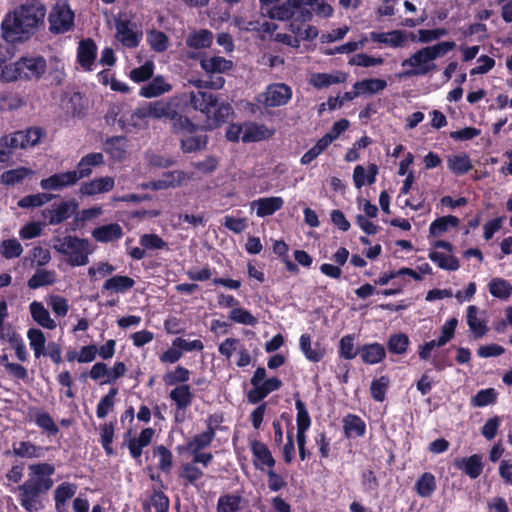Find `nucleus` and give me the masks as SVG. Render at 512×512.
<instances>
[{
  "mask_svg": "<svg viewBox=\"0 0 512 512\" xmlns=\"http://www.w3.org/2000/svg\"><path fill=\"white\" fill-rule=\"evenodd\" d=\"M32 319L41 327L49 330L56 328V322L51 318L49 311L42 302L33 301L29 305Z\"/></svg>",
  "mask_w": 512,
  "mask_h": 512,
  "instance_id": "25",
  "label": "nucleus"
},
{
  "mask_svg": "<svg viewBox=\"0 0 512 512\" xmlns=\"http://www.w3.org/2000/svg\"><path fill=\"white\" fill-rule=\"evenodd\" d=\"M148 43L152 50L161 53L168 49L169 39L164 32L153 29L148 33Z\"/></svg>",
  "mask_w": 512,
  "mask_h": 512,
  "instance_id": "53",
  "label": "nucleus"
},
{
  "mask_svg": "<svg viewBox=\"0 0 512 512\" xmlns=\"http://www.w3.org/2000/svg\"><path fill=\"white\" fill-rule=\"evenodd\" d=\"M358 352L362 361L369 365L378 364L386 357L385 347L378 342L364 344L358 349Z\"/></svg>",
  "mask_w": 512,
  "mask_h": 512,
  "instance_id": "23",
  "label": "nucleus"
},
{
  "mask_svg": "<svg viewBox=\"0 0 512 512\" xmlns=\"http://www.w3.org/2000/svg\"><path fill=\"white\" fill-rule=\"evenodd\" d=\"M457 325L458 319L456 317L448 319L443 324L441 327V335L435 339L439 346L443 347L454 337Z\"/></svg>",
  "mask_w": 512,
  "mask_h": 512,
  "instance_id": "63",
  "label": "nucleus"
},
{
  "mask_svg": "<svg viewBox=\"0 0 512 512\" xmlns=\"http://www.w3.org/2000/svg\"><path fill=\"white\" fill-rule=\"evenodd\" d=\"M59 241L60 244L55 246V249L60 254L68 257L67 263L70 266H84L89 262L88 256L91 251L88 239L67 235Z\"/></svg>",
  "mask_w": 512,
  "mask_h": 512,
  "instance_id": "4",
  "label": "nucleus"
},
{
  "mask_svg": "<svg viewBox=\"0 0 512 512\" xmlns=\"http://www.w3.org/2000/svg\"><path fill=\"white\" fill-rule=\"evenodd\" d=\"M135 285L133 278L125 275H115L108 278L102 285V291L124 294Z\"/></svg>",
  "mask_w": 512,
  "mask_h": 512,
  "instance_id": "26",
  "label": "nucleus"
},
{
  "mask_svg": "<svg viewBox=\"0 0 512 512\" xmlns=\"http://www.w3.org/2000/svg\"><path fill=\"white\" fill-rule=\"evenodd\" d=\"M291 98L290 86L284 83H273L266 89L264 103L268 107H279L287 104Z\"/></svg>",
  "mask_w": 512,
  "mask_h": 512,
  "instance_id": "9",
  "label": "nucleus"
},
{
  "mask_svg": "<svg viewBox=\"0 0 512 512\" xmlns=\"http://www.w3.org/2000/svg\"><path fill=\"white\" fill-rule=\"evenodd\" d=\"M127 142L126 136L109 137L104 142V150L113 160L121 161L126 155Z\"/></svg>",
  "mask_w": 512,
  "mask_h": 512,
  "instance_id": "29",
  "label": "nucleus"
},
{
  "mask_svg": "<svg viewBox=\"0 0 512 512\" xmlns=\"http://www.w3.org/2000/svg\"><path fill=\"white\" fill-rule=\"evenodd\" d=\"M47 21L51 34H65L75 26V13L66 0H57L50 8Z\"/></svg>",
  "mask_w": 512,
  "mask_h": 512,
  "instance_id": "5",
  "label": "nucleus"
},
{
  "mask_svg": "<svg viewBox=\"0 0 512 512\" xmlns=\"http://www.w3.org/2000/svg\"><path fill=\"white\" fill-rule=\"evenodd\" d=\"M153 456L158 457V469L169 474L173 468V454L170 449L164 445H157L153 448Z\"/></svg>",
  "mask_w": 512,
  "mask_h": 512,
  "instance_id": "40",
  "label": "nucleus"
},
{
  "mask_svg": "<svg viewBox=\"0 0 512 512\" xmlns=\"http://www.w3.org/2000/svg\"><path fill=\"white\" fill-rule=\"evenodd\" d=\"M21 79L32 80L40 79L46 71V60L42 56L22 57L18 60Z\"/></svg>",
  "mask_w": 512,
  "mask_h": 512,
  "instance_id": "8",
  "label": "nucleus"
},
{
  "mask_svg": "<svg viewBox=\"0 0 512 512\" xmlns=\"http://www.w3.org/2000/svg\"><path fill=\"white\" fill-rule=\"evenodd\" d=\"M401 66L403 71L399 74L400 78L425 76L437 68L424 47L404 59Z\"/></svg>",
  "mask_w": 512,
  "mask_h": 512,
  "instance_id": "6",
  "label": "nucleus"
},
{
  "mask_svg": "<svg viewBox=\"0 0 512 512\" xmlns=\"http://www.w3.org/2000/svg\"><path fill=\"white\" fill-rule=\"evenodd\" d=\"M45 4L20 3L5 14L1 22L2 38L8 43H24L30 40L45 24Z\"/></svg>",
  "mask_w": 512,
  "mask_h": 512,
  "instance_id": "2",
  "label": "nucleus"
},
{
  "mask_svg": "<svg viewBox=\"0 0 512 512\" xmlns=\"http://www.w3.org/2000/svg\"><path fill=\"white\" fill-rule=\"evenodd\" d=\"M77 491V486L73 483L63 482L59 484L54 490V501L58 505L66 504V502L72 498Z\"/></svg>",
  "mask_w": 512,
  "mask_h": 512,
  "instance_id": "58",
  "label": "nucleus"
},
{
  "mask_svg": "<svg viewBox=\"0 0 512 512\" xmlns=\"http://www.w3.org/2000/svg\"><path fill=\"white\" fill-rule=\"evenodd\" d=\"M76 173L74 171H66L55 173L40 181V186L43 190H62L71 187L77 183Z\"/></svg>",
  "mask_w": 512,
  "mask_h": 512,
  "instance_id": "11",
  "label": "nucleus"
},
{
  "mask_svg": "<svg viewBox=\"0 0 512 512\" xmlns=\"http://www.w3.org/2000/svg\"><path fill=\"white\" fill-rule=\"evenodd\" d=\"M215 437L210 434V432H206L205 430L201 433L195 434L191 439L186 443V451L189 454L200 452L206 448H208Z\"/></svg>",
  "mask_w": 512,
  "mask_h": 512,
  "instance_id": "37",
  "label": "nucleus"
},
{
  "mask_svg": "<svg viewBox=\"0 0 512 512\" xmlns=\"http://www.w3.org/2000/svg\"><path fill=\"white\" fill-rule=\"evenodd\" d=\"M478 308L474 305H470L467 308V325L471 330L474 339H480L488 331V328L484 321L477 317Z\"/></svg>",
  "mask_w": 512,
  "mask_h": 512,
  "instance_id": "35",
  "label": "nucleus"
},
{
  "mask_svg": "<svg viewBox=\"0 0 512 512\" xmlns=\"http://www.w3.org/2000/svg\"><path fill=\"white\" fill-rule=\"evenodd\" d=\"M27 337L35 357L39 358L41 355H45L46 338L44 333L40 329L30 328L27 332Z\"/></svg>",
  "mask_w": 512,
  "mask_h": 512,
  "instance_id": "46",
  "label": "nucleus"
},
{
  "mask_svg": "<svg viewBox=\"0 0 512 512\" xmlns=\"http://www.w3.org/2000/svg\"><path fill=\"white\" fill-rule=\"evenodd\" d=\"M201 68L208 74H221L233 68V62L222 56H212L200 61Z\"/></svg>",
  "mask_w": 512,
  "mask_h": 512,
  "instance_id": "31",
  "label": "nucleus"
},
{
  "mask_svg": "<svg viewBox=\"0 0 512 512\" xmlns=\"http://www.w3.org/2000/svg\"><path fill=\"white\" fill-rule=\"evenodd\" d=\"M97 56V46L93 39L87 38L79 42L77 62L85 71H92Z\"/></svg>",
  "mask_w": 512,
  "mask_h": 512,
  "instance_id": "13",
  "label": "nucleus"
},
{
  "mask_svg": "<svg viewBox=\"0 0 512 512\" xmlns=\"http://www.w3.org/2000/svg\"><path fill=\"white\" fill-rule=\"evenodd\" d=\"M436 488V478L430 472H424L415 483V491L422 498L430 497Z\"/></svg>",
  "mask_w": 512,
  "mask_h": 512,
  "instance_id": "36",
  "label": "nucleus"
},
{
  "mask_svg": "<svg viewBox=\"0 0 512 512\" xmlns=\"http://www.w3.org/2000/svg\"><path fill=\"white\" fill-rule=\"evenodd\" d=\"M119 390L117 387H111L106 395H104L97 404L96 415L99 419L105 418L108 413L113 409L115 398Z\"/></svg>",
  "mask_w": 512,
  "mask_h": 512,
  "instance_id": "45",
  "label": "nucleus"
},
{
  "mask_svg": "<svg viewBox=\"0 0 512 512\" xmlns=\"http://www.w3.org/2000/svg\"><path fill=\"white\" fill-rule=\"evenodd\" d=\"M154 434L155 430L148 427L142 429L138 437H132L128 440L127 447L133 459L137 460L141 457L143 448L151 444Z\"/></svg>",
  "mask_w": 512,
  "mask_h": 512,
  "instance_id": "18",
  "label": "nucleus"
},
{
  "mask_svg": "<svg viewBox=\"0 0 512 512\" xmlns=\"http://www.w3.org/2000/svg\"><path fill=\"white\" fill-rule=\"evenodd\" d=\"M171 89L172 86L162 76H156L140 88L139 95L145 98H153L167 93Z\"/></svg>",
  "mask_w": 512,
  "mask_h": 512,
  "instance_id": "30",
  "label": "nucleus"
},
{
  "mask_svg": "<svg viewBox=\"0 0 512 512\" xmlns=\"http://www.w3.org/2000/svg\"><path fill=\"white\" fill-rule=\"evenodd\" d=\"M33 171L27 167H18L4 171L1 175V182L7 186H14L22 183V181L31 175Z\"/></svg>",
  "mask_w": 512,
  "mask_h": 512,
  "instance_id": "43",
  "label": "nucleus"
},
{
  "mask_svg": "<svg viewBox=\"0 0 512 512\" xmlns=\"http://www.w3.org/2000/svg\"><path fill=\"white\" fill-rule=\"evenodd\" d=\"M116 38L127 48H136L142 40V32L136 31V24L128 19H118L115 21Z\"/></svg>",
  "mask_w": 512,
  "mask_h": 512,
  "instance_id": "7",
  "label": "nucleus"
},
{
  "mask_svg": "<svg viewBox=\"0 0 512 512\" xmlns=\"http://www.w3.org/2000/svg\"><path fill=\"white\" fill-rule=\"evenodd\" d=\"M192 111L204 114L208 127L216 128L227 121L233 109L228 102L220 100L215 93L198 89L137 107L131 114L130 124L137 127L138 123L135 119L169 120L173 132L183 136L180 140V148L183 153H193L206 148L208 136L196 134L198 130L205 131L206 128L191 121L188 114Z\"/></svg>",
  "mask_w": 512,
  "mask_h": 512,
  "instance_id": "1",
  "label": "nucleus"
},
{
  "mask_svg": "<svg viewBox=\"0 0 512 512\" xmlns=\"http://www.w3.org/2000/svg\"><path fill=\"white\" fill-rule=\"evenodd\" d=\"M228 318L230 321L242 325L255 326L258 323L257 318L250 311L239 306L229 312Z\"/></svg>",
  "mask_w": 512,
  "mask_h": 512,
  "instance_id": "51",
  "label": "nucleus"
},
{
  "mask_svg": "<svg viewBox=\"0 0 512 512\" xmlns=\"http://www.w3.org/2000/svg\"><path fill=\"white\" fill-rule=\"evenodd\" d=\"M454 466L471 479L478 478L482 474L484 467L482 456L480 454H473L469 457L456 458L454 460Z\"/></svg>",
  "mask_w": 512,
  "mask_h": 512,
  "instance_id": "16",
  "label": "nucleus"
},
{
  "mask_svg": "<svg viewBox=\"0 0 512 512\" xmlns=\"http://www.w3.org/2000/svg\"><path fill=\"white\" fill-rule=\"evenodd\" d=\"M191 166L202 174L210 175L218 168L219 159L216 156L209 155L202 161L192 162Z\"/></svg>",
  "mask_w": 512,
  "mask_h": 512,
  "instance_id": "64",
  "label": "nucleus"
},
{
  "mask_svg": "<svg viewBox=\"0 0 512 512\" xmlns=\"http://www.w3.org/2000/svg\"><path fill=\"white\" fill-rule=\"evenodd\" d=\"M311 0H286L281 5H276L267 10L263 15L271 20L287 21L293 20L295 9L301 4H310Z\"/></svg>",
  "mask_w": 512,
  "mask_h": 512,
  "instance_id": "12",
  "label": "nucleus"
},
{
  "mask_svg": "<svg viewBox=\"0 0 512 512\" xmlns=\"http://www.w3.org/2000/svg\"><path fill=\"white\" fill-rule=\"evenodd\" d=\"M447 167L455 176H462L472 168V162L468 154L460 153L447 156Z\"/></svg>",
  "mask_w": 512,
  "mask_h": 512,
  "instance_id": "28",
  "label": "nucleus"
},
{
  "mask_svg": "<svg viewBox=\"0 0 512 512\" xmlns=\"http://www.w3.org/2000/svg\"><path fill=\"white\" fill-rule=\"evenodd\" d=\"M154 63L146 61L140 67L134 68L130 72V79L135 83H141L149 80L153 76Z\"/></svg>",
  "mask_w": 512,
  "mask_h": 512,
  "instance_id": "60",
  "label": "nucleus"
},
{
  "mask_svg": "<svg viewBox=\"0 0 512 512\" xmlns=\"http://www.w3.org/2000/svg\"><path fill=\"white\" fill-rule=\"evenodd\" d=\"M490 294L499 299H507L512 295L511 284L502 278H494L489 283Z\"/></svg>",
  "mask_w": 512,
  "mask_h": 512,
  "instance_id": "47",
  "label": "nucleus"
},
{
  "mask_svg": "<svg viewBox=\"0 0 512 512\" xmlns=\"http://www.w3.org/2000/svg\"><path fill=\"white\" fill-rule=\"evenodd\" d=\"M409 343V337L406 334H392L388 339L387 348L392 354L402 355L407 351Z\"/></svg>",
  "mask_w": 512,
  "mask_h": 512,
  "instance_id": "50",
  "label": "nucleus"
},
{
  "mask_svg": "<svg viewBox=\"0 0 512 512\" xmlns=\"http://www.w3.org/2000/svg\"><path fill=\"white\" fill-rule=\"evenodd\" d=\"M169 398L176 406L175 419L178 421V414L180 411L183 413L191 406L194 395L191 387L188 384L177 385L169 393Z\"/></svg>",
  "mask_w": 512,
  "mask_h": 512,
  "instance_id": "14",
  "label": "nucleus"
},
{
  "mask_svg": "<svg viewBox=\"0 0 512 512\" xmlns=\"http://www.w3.org/2000/svg\"><path fill=\"white\" fill-rule=\"evenodd\" d=\"M34 423L49 437L59 433V427L48 412L38 410L34 416Z\"/></svg>",
  "mask_w": 512,
  "mask_h": 512,
  "instance_id": "42",
  "label": "nucleus"
},
{
  "mask_svg": "<svg viewBox=\"0 0 512 512\" xmlns=\"http://www.w3.org/2000/svg\"><path fill=\"white\" fill-rule=\"evenodd\" d=\"M104 163V155L100 152H93L83 156L77 163V170H73L76 173L77 181L89 177L93 172V168Z\"/></svg>",
  "mask_w": 512,
  "mask_h": 512,
  "instance_id": "17",
  "label": "nucleus"
},
{
  "mask_svg": "<svg viewBox=\"0 0 512 512\" xmlns=\"http://www.w3.org/2000/svg\"><path fill=\"white\" fill-rule=\"evenodd\" d=\"M250 449L254 457V465L256 468L263 469V466L273 468L275 459L272 456L267 445L261 441L254 440L250 444Z\"/></svg>",
  "mask_w": 512,
  "mask_h": 512,
  "instance_id": "21",
  "label": "nucleus"
},
{
  "mask_svg": "<svg viewBox=\"0 0 512 512\" xmlns=\"http://www.w3.org/2000/svg\"><path fill=\"white\" fill-rule=\"evenodd\" d=\"M347 74L341 71L335 73H315L311 76L310 83L313 87L322 89L346 81Z\"/></svg>",
  "mask_w": 512,
  "mask_h": 512,
  "instance_id": "32",
  "label": "nucleus"
},
{
  "mask_svg": "<svg viewBox=\"0 0 512 512\" xmlns=\"http://www.w3.org/2000/svg\"><path fill=\"white\" fill-rule=\"evenodd\" d=\"M428 258L437 264L441 269L448 271H456L460 268V262L457 257L453 255H445L438 251H431Z\"/></svg>",
  "mask_w": 512,
  "mask_h": 512,
  "instance_id": "39",
  "label": "nucleus"
},
{
  "mask_svg": "<svg viewBox=\"0 0 512 512\" xmlns=\"http://www.w3.org/2000/svg\"><path fill=\"white\" fill-rule=\"evenodd\" d=\"M354 341V334H347L340 339L338 353L341 358L352 360L357 356L359 352L354 348Z\"/></svg>",
  "mask_w": 512,
  "mask_h": 512,
  "instance_id": "52",
  "label": "nucleus"
},
{
  "mask_svg": "<svg viewBox=\"0 0 512 512\" xmlns=\"http://www.w3.org/2000/svg\"><path fill=\"white\" fill-rule=\"evenodd\" d=\"M92 237L100 243L117 241L123 237V229L118 223L101 225L92 231Z\"/></svg>",
  "mask_w": 512,
  "mask_h": 512,
  "instance_id": "22",
  "label": "nucleus"
},
{
  "mask_svg": "<svg viewBox=\"0 0 512 512\" xmlns=\"http://www.w3.org/2000/svg\"><path fill=\"white\" fill-rule=\"evenodd\" d=\"M54 197V195L48 193L26 195L18 201L17 205L24 209L40 207L51 201Z\"/></svg>",
  "mask_w": 512,
  "mask_h": 512,
  "instance_id": "49",
  "label": "nucleus"
},
{
  "mask_svg": "<svg viewBox=\"0 0 512 512\" xmlns=\"http://www.w3.org/2000/svg\"><path fill=\"white\" fill-rule=\"evenodd\" d=\"M388 387L389 378L387 376H381L374 379L370 386L371 397L377 402H383L385 400Z\"/></svg>",
  "mask_w": 512,
  "mask_h": 512,
  "instance_id": "57",
  "label": "nucleus"
},
{
  "mask_svg": "<svg viewBox=\"0 0 512 512\" xmlns=\"http://www.w3.org/2000/svg\"><path fill=\"white\" fill-rule=\"evenodd\" d=\"M190 379V371L181 365L175 367L174 370L168 371L163 376V381L166 386L186 384Z\"/></svg>",
  "mask_w": 512,
  "mask_h": 512,
  "instance_id": "44",
  "label": "nucleus"
},
{
  "mask_svg": "<svg viewBox=\"0 0 512 512\" xmlns=\"http://www.w3.org/2000/svg\"><path fill=\"white\" fill-rule=\"evenodd\" d=\"M343 432L346 438L363 437L366 434V423L358 415L348 413L342 419Z\"/></svg>",
  "mask_w": 512,
  "mask_h": 512,
  "instance_id": "20",
  "label": "nucleus"
},
{
  "mask_svg": "<svg viewBox=\"0 0 512 512\" xmlns=\"http://www.w3.org/2000/svg\"><path fill=\"white\" fill-rule=\"evenodd\" d=\"M84 97L79 92L73 93L67 103V110L74 117H83L86 110Z\"/></svg>",
  "mask_w": 512,
  "mask_h": 512,
  "instance_id": "62",
  "label": "nucleus"
},
{
  "mask_svg": "<svg viewBox=\"0 0 512 512\" xmlns=\"http://www.w3.org/2000/svg\"><path fill=\"white\" fill-rule=\"evenodd\" d=\"M243 498L239 494H223L218 498L217 512H239Z\"/></svg>",
  "mask_w": 512,
  "mask_h": 512,
  "instance_id": "38",
  "label": "nucleus"
},
{
  "mask_svg": "<svg viewBox=\"0 0 512 512\" xmlns=\"http://www.w3.org/2000/svg\"><path fill=\"white\" fill-rule=\"evenodd\" d=\"M497 400V392L494 388L479 390L471 399L473 407H485L494 404Z\"/></svg>",
  "mask_w": 512,
  "mask_h": 512,
  "instance_id": "55",
  "label": "nucleus"
},
{
  "mask_svg": "<svg viewBox=\"0 0 512 512\" xmlns=\"http://www.w3.org/2000/svg\"><path fill=\"white\" fill-rule=\"evenodd\" d=\"M297 399L295 400V408L297 410L296 424L297 429L309 430L311 426V417L306 408L305 403L299 398V394H296Z\"/></svg>",
  "mask_w": 512,
  "mask_h": 512,
  "instance_id": "59",
  "label": "nucleus"
},
{
  "mask_svg": "<svg viewBox=\"0 0 512 512\" xmlns=\"http://www.w3.org/2000/svg\"><path fill=\"white\" fill-rule=\"evenodd\" d=\"M28 471V479L18 486V500L27 512H35L43 508L40 497L54 485L52 476L55 473V466L48 462H40L30 464Z\"/></svg>",
  "mask_w": 512,
  "mask_h": 512,
  "instance_id": "3",
  "label": "nucleus"
},
{
  "mask_svg": "<svg viewBox=\"0 0 512 512\" xmlns=\"http://www.w3.org/2000/svg\"><path fill=\"white\" fill-rule=\"evenodd\" d=\"M460 219L453 215L441 216L436 218L429 226V235L440 237L450 228L458 227Z\"/></svg>",
  "mask_w": 512,
  "mask_h": 512,
  "instance_id": "33",
  "label": "nucleus"
},
{
  "mask_svg": "<svg viewBox=\"0 0 512 512\" xmlns=\"http://www.w3.org/2000/svg\"><path fill=\"white\" fill-rule=\"evenodd\" d=\"M387 87L386 80L379 78H369L357 81L354 83L353 88L360 90L361 94H375Z\"/></svg>",
  "mask_w": 512,
  "mask_h": 512,
  "instance_id": "41",
  "label": "nucleus"
},
{
  "mask_svg": "<svg viewBox=\"0 0 512 512\" xmlns=\"http://www.w3.org/2000/svg\"><path fill=\"white\" fill-rule=\"evenodd\" d=\"M45 135L41 127H29L25 130H19L11 133L10 143H14L17 149H26L36 146Z\"/></svg>",
  "mask_w": 512,
  "mask_h": 512,
  "instance_id": "10",
  "label": "nucleus"
},
{
  "mask_svg": "<svg viewBox=\"0 0 512 512\" xmlns=\"http://www.w3.org/2000/svg\"><path fill=\"white\" fill-rule=\"evenodd\" d=\"M139 243L146 250H161L168 248L167 242L154 233L143 234L140 237Z\"/></svg>",
  "mask_w": 512,
  "mask_h": 512,
  "instance_id": "61",
  "label": "nucleus"
},
{
  "mask_svg": "<svg viewBox=\"0 0 512 512\" xmlns=\"http://www.w3.org/2000/svg\"><path fill=\"white\" fill-rule=\"evenodd\" d=\"M203 476V470L197 466V463H194L193 459L190 462L182 463L178 470V477L183 480L185 486H196Z\"/></svg>",
  "mask_w": 512,
  "mask_h": 512,
  "instance_id": "27",
  "label": "nucleus"
},
{
  "mask_svg": "<svg viewBox=\"0 0 512 512\" xmlns=\"http://www.w3.org/2000/svg\"><path fill=\"white\" fill-rule=\"evenodd\" d=\"M73 210L68 202H61L55 209L49 210V224L58 225L67 220Z\"/></svg>",
  "mask_w": 512,
  "mask_h": 512,
  "instance_id": "54",
  "label": "nucleus"
},
{
  "mask_svg": "<svg viewBox=\"0 0 512 512\" xmlns=\"http://www.w3.org/2000/svg\"><path fill=\"white\" fill-rule=\"evenodd\" d=\"M55 282V272L38 269L28 280L27 285L30 289L52 285Z\"/></svg>",
  "mask_w": 512,
  "mask_h": 512,
  "instance_id": "48",
  "label": "nucleus"
},
{
  "mask_svg": "<svg viewBox=\"0 0 512 512\" xmlns=\"http://www.w3.org/2000/svg\"><path fill=\"white\" fill-rule=\"evenodd\" d=\"M213 33L208 29H200L191 32L186 38V45L192 49L209 48L213 43Z\"/></svg>",
  "mask_w": 512,
  "mask_h": 512,
  "instance_id": "34",
  "label": "nucleus"
},
{
  "mask_svg": "<svg viewBox=\"0 0 512 512\" xmlns=\"http://www.w3.org/2000/svg\"><path fill=\"white\" fill-rule=\"evenodd\" d=\"M284 205V200L280 196L262 197L252 202V207H256V215L264 218L273 215Z\"/></svg>",
  "mask_w": 512,
  "mask_h": 512,
  "instance_id": "19",
  "label": "nucleus"
},
{
  "mask_svg": "<svg viewBox=\"0 0 512 512\" xmlns=\"http://www.w3.org/2000/svg\"><path fill=\"white\" fill-rule=\"evenodd\" d=\"M115 185L114 178L111 176H104L83 182L80 186L79 192L83 196H95L102 193L110 192Z\"/></svg>",
  "mask_w": 512,
  "mask_h": 512,
  "instance_id": "15",
  "label": "nucleus"
},
{
  "mask_svg": "<svg viewBox=\"0 0 512 512\" xmlns=\"http://www.w3.org/2000/svg\"><path fill=\"white\" fill-rule=\"evenodd\" d=\"M299 348L305 358L313 363L320 362L326 354L325 349L322 348L318 342L315 343L314 348H312L311 336L307 333H304L300 336Z\"/></svg>",
  "mask_w": 512,
  "mask_h": 512,
  "instance_id": "24",
  "label": "nucleus"
},
{
  "mask_svg": "<svg viewBox=\"0 0 512 512\" xmlns=\"http://www.w3.org/2000/svg\"><path fill=\"white\" fill-rule=\"evenodd\" d=\"M0 253L6 259L17 258L23 253V247L15 238L6 239L1 242Z\"/></svg>",
  "mask_w": 512,
  "mask_h": 512,
  "instance_id": "56",
  "label": "nucleus"
}]
</instances>
